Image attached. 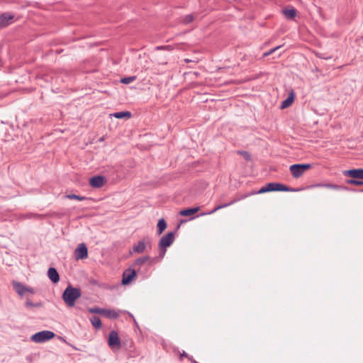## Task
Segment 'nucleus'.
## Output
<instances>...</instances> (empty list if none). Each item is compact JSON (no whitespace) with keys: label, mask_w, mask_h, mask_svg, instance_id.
Returning <instances> with one entry per match:
<instances>
[{"label":"nucleus","mask_w":363,"mask_h":363,"mask_svg":"<svg viewBox=\"0 0 363 363\" xmlns=\"http://www.w3.org/2000/svg\"><path fill=\"white\" fill-rule=\"evenodd\" d=\"M300 189H294L289 187L285 184L277 183V182H270L267 184L266 185L263 186L262 188H260L257 191H251L250 193L245 194L242 195L241 196L233 199L229 203H223L220 205H218L216 206L213 210L208 213H203L201 215H208V214H212L216 212L217 211L228 207L242 199H244L250 196L255 195L257 194H264L267 192H271V191H288V192H297L299 191Z\"/></svg>","instance_id":"obj_1"},{"label":"nucleus","mask_w":363,"mask_h":363,"mask_svg":"<svg viewBox=\"0 0 363 363\" xmlns=\"http://www.w3.org/2000/svg\"><path fill=\"white\" fill-rule=\"evenodd\" d=\"M82 295L80 289L73 287L71 284H69L62 293V298L67 305V306L71 308L74 306L77 299H78Z\"/></svg>","instance_id":"obj_2"},{"label":"nucleus","mask_w":363,"mask_h":363,"mask_svg":"<svg viewBox=\"0 0 363 363\" xmlns=\"http://www.w3.org/2000/svg\"><path fill=\"white\" fill-rule=\"evenodd\" d=\"M55 336V333L52 331L43 330L33 334L30 337V340L35 343H43L52 340Z\"/></svg>","instance_id":"obj_3"},{"label":"nucleus","mask_w":363,"mask_h":363,"mask_svg":"<svg viewBox=\"0 0 363 363\" xmlns=\"http://www.w3.org/2000/svg\"><path fill=\"white\" fill-rule=\"evenodd\" d=\"M311 164L308 163H298L291 164L289 167V171L294 178L301 177L307 170L311 169Z\"/></svg>","instance_id":"obj_4"},{"label":"nucleus","mask_w":363,"mask_h":363,"mask_svg":"<svg viewBox=\"0 0 363 363\" xmlns=\"http://www.w3.org/2000/svg\"><path fill=\"white\" fill-rule=\"evenodd\" d=\"M137 276L135 269L128 268L123 272L121 283L123 285H128Z\"/></svg>","instance_id":"obj_5"},{"label":"nucleus","mask_w":363,"mask_h":363,"mask_svg":"<svg viewBox=\"0 0 363 363\" xmlns=\"http://www.w3.org/2000/svg\"><path fill=\"white\" fill-rule=\"evenodd\" d=\"M175 239V233L169 232L166 235H163L158 244V247H169L174 242Z\"/></svg>","instance_id":"obj_6"},{"label":"nucleus","mask_w":363,"mask_h":363,"mask_svg":"<svg viewBox=\"0 0 363 363\" xmlns=\"http://www.w3.org/2000/svg\"><path fill=\"white\" fill-rule=\"evenodd\" d=\"M15 15L10 12H4L0 14V29L4 28L13 22Z\"/></svg>","instance_id":"obj_7"},{"label":"nucleus","mask_w":363,"mask_h":363,"mask_svg":"<svg viewBox=\"0 0 363 363\" xmlns=\"http://www.w3.org/2000/svg\"><path fill=\"white\" fill-rule=\"evenodd\" d=\"M108 346L111 349H119L121 347V340L118 337V334L116 330H111L108 335Z\"/></svg>","instance_id":"obj_8"},{"label":"nucleus","mask_w":363,"mask_h":363,"mask_svg":"<svg viewBox=\"0 0 363 363\" xmlns=\"http://www.w3.org/2000/svg\"><path fill=\"white\" fill-rule=\"evenodd\" d=\"M76 260L84 259L88 257V249L84 243H80L74 252Z\"/></svg>","instance_id":"obj_9"},{"label":"nucleus","mask_w":363,"mask_h":363,"mask_svg":"<svg viewBox=\"0 0 363 363\" xmlns=\"http://www.w3.org/2000/svg\"><path fill=\"white\" fill-rule=\"evenodd\" d=\"M106 179L104 176L97 175L94 176L89 179V184L93 188H101L106 183Z\"/></svg>","instance_id":"obj_10"},{"label":"nucleus","mask_w":363,"mask_h":363,"mask_svg":"<svg viewBox=\"0 0 363 363\" xmlns=\"http://www.w3.org/2000/svg\"><path fill=\"white\" fill-rule=\"evenodd\" d=\"M343 174L353 179H363V168L345 170Z\"/></svg>","instance_id":"obj_11"},{"label":"nucleus","mask_w":363,"mask_h":363,"mask_svg":"<svg viewBox=\"0 0 363 363\" xmlns=\"http://www.w3.org/2000/svg\"><path fill=\"white\" fill-rule=\"evenodd\" d=\"M145 240H147V241L149 240V238H144L143 240H140L139 242H138L137 243H135L133 246V248L132 250L130 251V253H138V254H140V253H143L145 250V247H146V242H145Z\"/></svg>","instance_id":"obj_12"},{"label":"nucleus","mask_w":363,"mask_h":363,"mask_svg":"<svg viewBox=\"0 0 363 363\" xmlns=\"http://www.w3.org/2000/svg\"><path fill=\"white\" fill-rule=\"evenodd\" d=\"M312 187H325L328 189H335V190H340V189H345V190H350L348 187L340 186L337 184H325V183H318L315 184L311 186ZM353 191H357L356 189H351Z\"/></svg>","instance_id":"obj_13"},{"label":"nucleus","mask_w":363,"mask_h":363,"mask_svg":"<svg viewBox=\"0 0 363 363\" xmlns=\"http://www.w3.org/2000/svg\"><path fill=\"white\" fill-rule=\"evenodd\" d=\"M48 277L53 284H57L60 281V275L57 269L54 267H50L48 269Z\"/></svg>","instance_id":"obj_14"},{"label":"nucleus","mask_w":363,"mask_h":363,"mask_svg":"<svg viewBox=\"0 0 363 363\" xmlns=\"http://www.w3.org/2000/svg\"><path fill=\"white\" fill-rule=\"evenodd\" d=\"M13 286L16 292L20 296H23L26 293V286L18 281H13Z\"/></svg>","instance_id":"obj_15"},{"label":"nucleus","mask_w":363,"mask_h":363,"mask_svg":"<svg viewBox=\"0 0 363 363\" xmlns=\"http://www.w3.org/2000/svg\"><path fill=\"white\" fill-rule=\"evenodd\" d=\"M285 18L288 20H293L297 15V11L294 8L285 9L282 11Z\"/></svg>","instance_id":"obj_16"},{"label":"nucleus","mask_w":363,"mask_h":363,"mask_svg":"<svg viewBox=\"0 0 363 363\" xmlns=\"http://www.w3.org/2000/svg\"><path fill=\"white\" fill-rule=\"evenodd\" d=\"M294 100V94L291 91L287 98L281 102V108L284 109L290 106Z\"/></svg>","instance_id":"obj_17"},{"label":"nucleus","mask_w":363,"mask_h":363,"mask_svg":"<svg viewBox=\"0 0 363 363\" xmlns=\"http://www.w3.org/2000/svg\"><path fill=\"white\" fill-rule=\"evenodd\" d=\"M103 315L111 319H116L119 317V313L115 310L104 309Z\"/></svg>","instance_id":"obj_18"},{"label":"nucleus","mask_w":363,"mask_h":363,"mask_svg":"<svg viewBox=\"0 0 363 363\" xmlns=\"http://www.w3.org/2000/svg\"><path fill=\"white\" fill-rule=\"evenodd\" d=\"M199 207L189 208L180 211L179 214L183 216H190L198 212Z\"/></svg>","instance_id":"obj_19"},{"label":"nucleus","mask_w":363,"mask_h":363,"mask_svg":"<svg viewBox=\"0 0 363 363\" xmlns=\"http://www.w3.org/2000/svg\"><path fill=\"white\" fill-rule=\"evenodd\" d=\"M48 216L47 214H38L35 213H28L23 216L24 218L28 219H43Z\"/></svg>","instance_id":"obj_20"},{"label":"nucleus","mask_w":363,"mask_h":363,"mask_svg":"<svg viewBox=\"0 0 363 363\" xmlns=\"http://www.w3.org/2000/svg\"><path fill=\"white\" fill-rule=\"evenodd\" d=\"M113 117L121 119L124 118H130L131 117V113L130 111H119L111 114Z\"/></svg>","instance_id":"obj_21"},{"label":"nucleus","mask_w":363,"mask_h":363,"mask_svg":"<svg viewBox=\"0 0 363 363\" xmlns=\"http://www.w3.org/2000/svg\"><path fill=\"white\" fill-rule=\"evenodd\" d=\"M157 234L160 235L162 233V232L166 229L167 228V223L164 218H160L158 220L157 225Z\"/></svg>","instance_id":"obj_22"},{"label":"nucleus","mask_w":363,"mask_h":363,"mask_svg":"<svg viewBox=\"0 0 363 363\" xmlns=\"http://www.w3.org/2000/svg\"><path fill=\"white\" fill-rule=\"evenodd\" d=\"M90 321L91 323V325H93V327L97 330L100 329L102 326L101 320L98 316H96V315L92 316L90 318Z\"/></svg>","instance_id":"obj_23"},{"label":"nucleus","mask_w":363,"mask_h":363,"mask_svg":"<svg viewBox=\"0 0 363 363\" xmlns=\"http://www.w3.org/2000/svg\"><path fill=\"white\" fill-rule=\"evenodd\" d=\"M150 259L149 256H143L136 259L133 264V267L140 266L146 263L147 261Z\"/></svg>","instance_id":"obj_24"},{"label":"nucleus","mask_w":363,"mask_h":363,"mask_svg":"<svg viewBox=\"0 0 363 363\" xmlns=\"http://www.w3.org/2000/svg\"><path fill=\"white\" fill-rule=\"evenodd\" d=\"M65 198L69 199H75V200H78V201H85V200L90 199L88 197L77 195L74 194H67L65 196Z\"/></svg>","instance_id":"obj_25"},{"label":"nucleus","mask_w":363,"mask_h":363,"mask_svg":"<svg viewBox=\"0 0 363 363\" xmlns=\"http://www.w3.org/2000/svg\"><path fill=\"white\" fill-rule=\"evenodd\" d=\"M43 306L41 302L33 303L30 299H27L25 303V306L28 308L35 307L40 308Z\"/></svg>","instance_id":"obj_26"},{"label":"nucleus","mask_w":363,"mask_h":363,"mask_svg":"<svg viewBox=\"0 0 363 363\" xmlns=\"http://www.w3.org/2000/svg\"><path fill=\"white\" fill-rule=\"evenodd\" d=\"M136 76H130L126 77H123L121 79L120 82L124 84H128L136 79Z\"/></svg>","instance_id":"obj_27"},{"label":"nucleus","mask_w":363,"mask_h":363,"mask_svg":"<svg viewBox=\"0 0 363 363\" xmlns=\"http://www.w3.org/2000/svg\"><path fill=\"white\" fill-rule=\"evenodd\" d=\"M345 182L349 184L356 185V186H361L363 185V181L359 180L358 179H346Z\"/></svg>","instance_id":"obj_28"},{"label":"nucleus","mask_w":363,"mask_h":363,"mask_svg":"<svg viewBox=\"0 0 363 363\" xmlns=\"http://www.w3.org/2000/svg\"><path fill=\"white\" fill-rule=\"evenodd\" d=\"M237 154L242 155L246 161L251 160V155L247 151L238 150Z\"/></svg>","instance_id":"obj_29"},{"label":"nucleus","mask_w":363,"mask_h":363,"mask_svg":"<svg viewBox=\"0 0 363 363\" xmlns=\"http://www.w3.org/2000/svg\"><path fill=\"white\" fill-rule=\"evenodd\" d=\"M104 309V308H99V307H93V308H89L88 311L91 313H96V314L103 315Z\"/></svg>","instance_id":"obj_30"},{"label":"nucleus","mask_w":363,"mask_h":363,"mask_svg":"<svg viewBox=\"0 0 363 363\" xmlns=\"http://www.w3.org/2000/svg\"><path fill=\"white\" fill-rule=\"evenodd\" d=\"M193 21H194V16L192 14L186 15L182 19V22L184 24H189V23H191Z\"/></svg>","instance_id":"obj_31"},{"label":"nucleus","mask_w":363,"mask_h":363,"mask_svg":"<svg viewBox=\"0 0 363 363\" xmlns=\"http://www.w3.org/2000/svg\"><path fill=\"white\" fill-rule=\"evenodd\" d=\"M167 247H159V257L160 259H163L167 252Z\"/></svg>","instance_id":"obj_32"},{"label":"nucleus","mask_w":363,"mask_h":363,"mask_svg":"<svg viewBox=\"0 0 363 363\" xmlns=\"http://www.w3.org/2000/svg\"><path fill=\"white\" fill-rule=\"evenodd\" d=\"M281 48V45L279 46H277L276 48H274L271 50H269V51L267 52H265L264 54H263V57H267V56H269L270 55H272V53H274L276 50H277L278 49H279Z\"/></svg>","instance_id":"obj_33"},{"label":"nucleus","mask_w":363,"mask_h":363,"mask_svg":"<svg viewBox=\"0 0 363 363\" xmlns=\"http://www.w3.org/2000/svg\"><path fill=\"white\" fill-rule=\"evenodd\" d=\"M316 56L321 59L329 60L332 58V56H325L324 54H317Z\"/></svg>","instance_id":"obj_34"},{"label":"nucleus","mask_w":363,"mask_h":363,"mask_svg":"<svg viewBox=\"0 0 363 363\" xmlns=\"http://www.w3.org/2000/svg\"><path fill=\"white\" fill-rule=\"evenodd\" d=\"M26 292H29L30 294H34L35 293L34 289L33 288L28 287V286H26Z\"/></svg>","instance_id":"obj_35"},{"label":"nucleus","mask_w":363,"mask_h":363,"mask_svg":"<svg viewBox=\"0 0 363 363\" xmlns=\"http://www.w3.org/2000/svg\"><path fill=\"white\" fill-rule=\"evenodd\" d=\"M58 339L60 340H61L62 342L68 345V342H67V340H65V338L64 337L58 336Z\"/></svg>","instance_id":"obj_36"},{"label":"nucleus","mask_w":363,"mask_h":363,"mask_svg":"<svg viewBox=\"0 0 363 363\" xmlns=\"http://www.w3.org/2000/svg\"><path fill=\"white\" fill-rule=\"evenodd\" d=\"M164 48V46H158L157 47V50H163Z\"/></svg>","instance_id":"obj_37"},{"label":"nucleus","mask_w":363,"mask_h":363,"mask_svg":"<svg viewBox=\"0 0 363 363\" xmlns=\"http://www.w3.org/2000/svg\"><path fill=\"white\" fill-rule=\"evenodd\" d=\"M129 315H130L133 318L134 321L135 322V318H134V317H133V314L129 313Z\"/></svg>","instance_id":"obj_38"},{"label":"nucleus","mask_w":363,"mask_h":363,"mask_svg":"<svg viewBox=\"0 0 363 363\" xmlns=\"http://www.w3.org/2000/svg\"><path fill=\"white\" fill-rule=\"evenodd\" d=\"M155 260V258H152L151 262H153Z\"/></svg>","instance_id":"obj_39"},{"label":"nucleus","mask_w":363,"mask_h":363,"mask_svg":"<svg viewBox=\"0 0 363 363\" xmlns=\"http://www.w3.org/2000/svg\"><path fill=\"white\" fill-rule=\"evenodd\" d=\"M182 355H183V356H187V354H186L184 352V353H183V354H182Z\"/></svg>","instance_id":"obj_40"},{"label":"nucleus","mask_w":363,"mask_h":363,"mask_svg":"<svg viewBox=\"0 0 363 363\" xmlns=\"http://www.w3.org/2000/svg\"><path fill=\"white\" fill-rule=\"evenodd\" d=\"M358 191L363 192V189H360Z\"/></svg>","instance_id":"obj_41"}]
</instances>
